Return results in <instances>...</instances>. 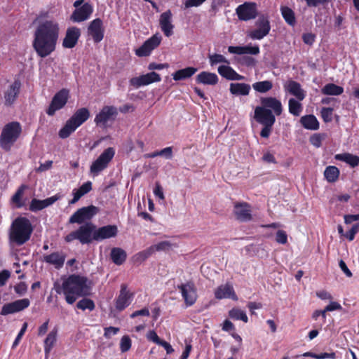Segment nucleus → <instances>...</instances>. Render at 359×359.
<instances>
[{
    "label": "nucleus",
    "mask_w": 359,
    "mask_h": 359,
    "mask_svg": "<svg viewBox=\"0 0 359 359\" xmlns=\"http://www.w3.org/2000/svg\"><path fill=\"white\" fill-rule=\"evenodd\" d=\"M180 290L182 295L187 306L193 305L197 298L196 290L194 284L191 282H188L177 286Z\"/></svg>",
    "instance_id": "nucleus-17"
},
{
    "label": "nucleus",
    "mask_w": 359,
    "mask_h": 359,
    "mask_svg": "<svg viewBox=\"0 0 359 359\" xmlns=\"http://www.w3.org/2000/svg\"><path fill=\"white\" fill-rule=\"evenodd\" d=\"M289 112L295 116H299L302 111V104L294 98L288 101Z\"/></svg>",
    "instance_id": "nucleus-43"
},
{
    "label": "nucleus",
    "mask_w": 359,
    "mask_h": 359,
    "mask_svg": "<svg viewBox=\"0 0 359 359\" xmlns=\"http://www.w3.org/2000/svg\"><path fill=\"white\" fill-rule=\"evenodd\" d=\"M22 132L20 123L13 121L6 124L1 132L0 137V145L6 151H9L11 146L19 137Z\"/></svg>",
    "instance_id": "nucleus-7"
},
{
    "label": "nucleus",
    "mask_w": 359,
    "mask_h": 359,
    "mask_svg": "<svg viewBox=\"0 0 359 359\" xmlns=\"http://www.w3.org/2000/svg\"><path fill=\"white\" fill-rule=\"evenodd\" d=\"M131 340L127 335L122 337L120 342V348L121 352L125 353L130 350L131 348Z\"/></svg>",
    "instance_id": "nucleus-51"
},
{
    "label": "nucleus",
    "mask_w": 359,
    "mask_h": 359,
    "mask_svg": "<svg viewBox=\"0 0 359 359\" xmlns=\"http://www.w3.org/2000/svg\"><path fill=\"white\" fill-rule=\"evenodd\" d=\"M27 285L25 283L21 282L17 285H15L14 289L17 294L22 295L27 291Z\"/></svg>",
    "instance_id": "nucleus-63"
},
{
    "label": "nucleus",
    "mask_w": 359,
    "mask_h": 359,
    "mask_svg": "<svg viewBox=\"0 0 359 359\" xmlns=\"http://www.w3.org/2000/svg\"><path fill=\"white\" fill-rule=\"evenodd\" d=\"M172 247L173 244L168 241H164L150 246L151 249H152L153 253H154L156 251H168L170 250Z\"/></svg>",
    "instance_id": "nucleus-46"
},
{
    "label": "nucleus",
    "mask_w": 359,
    "mask_h": 359,
    "mask_svg": "<svg viewBox=\"0 0 359 359\" xmlns=\"http://www.w3.org/2000/svg\"><path fill=\"white\" fill-rule=\"evenodd\" d=\"M94 233L95 241H101L115 237L118 233V228L116 225H107L97 228L95 224Z\"/></svg>",
    "instance_id": "nucleus-16"
},
{
    "label": "nucleus",
    "mask_w": 359,
    "mask_h": 359,
    "mask_svg": "<svg viewBox=\"0 0 359 359\" xmlns=\"http://www.w3.org/2000/svg\"><path fill=\"white\" fill-rule=\"evenodd\" d=\"M236 13L240 20L255 19L257 15V4L255 2H245L236 8Z\"/></svg>",
    "instance_id": "nucleus-11"
},
{
    "label": "nucleus",
    "mask_w": 359,
    "mask_h": 359,
    "mask_svg": "<svg viewBox=\"0 0 359 359\" xmlns=\"http://www.w3.org/2000/svg\"><path fill=\"white\" fill-rule=\"evenodd\" d=\"M80 34L81 32L79 28L75 27L68 28L62 41V46L66 48H74L77 43Z\"/></svg>",
    "instance_id": "nucleus-23"
},
{
    "label": "nucleus",
    "mask_w": 359,
    "mask_h": 359,
    "mask_svg": "<svg viewBox=\"0 0 359 359\" xmlns=\"http://www.w3.org/2000/svg\"><path fill=\"white\" fill-rule=\"evenodd\" d=\"M332 108H323L321 110L322 118L324 121L330 122L332 121Z\"/></svg>",
    "instance_id": "nucleus-54"
},
{
    "label": "nucleus",
    "mask_w": 359,
    "mask_h": 359,
    "mask_svg": "<svg viewBox=\"0 0 359 359\" xmlns=\"http://www.w3.org/2000/svg\"><path fill=\"white\" fill-rule=\"evenodd\" d=\"M69 97V90L67 89H62L57 93L47 110V114L50 116H53L55 112L62 109L67 103Z\"/></svg>",
    "instance_id": "nucleus-12"
},
{
    "label": "nucleus",
    "mask_w": 359,
    "mask_h": 359,
    "mask_svg": "<svg viewBox=\"0 0 359 359\" xmlns=\"http://www.w3.org/2000/svg\"><path fill=\"white\" fill-rule=\"evenodd\" d=\"M218 80V76L216 74L209 72H202L196 78L198 83L211 86L217 84Z\"/></svg>",
    "instance_id": "nucleus-30"
},
{
    "label": "nucleus",
    "mask_w": 359,
    "mask_h": 359,
    "mask_svg": "<svg viewBox=\"0 0 359 359\" xmlns=\"http://www.w3.org/2000/svg\"><path fill=\"white\" fill-rule=\"evenodd\" d=\"M210 64L211 66H214L219 63H225L229 65V61L221 54H212L208 56Z\"/></svg>",
    "instance_id": "nucleus-47"
},
{
    "label": "nucleus",
    "mask_w": 359,
    "mask_h": 359,
    "mask_svg": "<svg viewBox=\"0 0 359 359\" xmlns=\"http://www.w3.org/2000/svg\"><path fill=\"white\" fill-rule=\"evenodd\" d=\"M300 122L302 126L308 129L316 130L319 128V123L313 115H306L301 118Z\"/></svg>",
    "instance_id": "nucleus-35"
},
{
    "label": "nucleus",
    "mask_w": 359,
    "mask_h": 359,
    "mask_svg": "<svg viewBox=\"0 0 359 359\" xmlns=\"http://www.w3.org/2000/svg\"><path fill=\"white\" fill-rule=\"evenodd\" d=\"M95 224L92 222H86L81 225L76 230L72 231L65 237L67 243H71L78 240L82 245L90 244L95 241L94 238Z\"/></svg>",
    "instance_id": "nucleus-6"
},
{
    "label": "nucleus",
    "mask_w": 359,
    "mask_h": 359,
    "mask_svg": "<svg viewBox=\"0 0 359 359\" xmlns=\"http://www.w3.org/2000/svg\"><path fill=\"white\" fill-rule=\"evenodd\" d=\"M321 92L324 95H339L344 92V88L334 83H328L321 89Z\"/></svg>",
    "instance_id": "nucleus-39"
},
{
    "label": "nucleus",
    "mask_w": 359,
    "mask_h": 359,
    "mask_svg": "<svg viewBox=\"0 0 359 359\" xmlns=\"http://www.w3.org/2000/svg\"><path fill=\"white\" fill-rule=\"evenodd\" d=\"M206 0H187L184 2V8H189L191 7H198L202 5Z\"/></svg>",
    "instance_id": "nucleus-56"
},
{
    "label": "nucleus",
    "mask_w": 359,
    "mask_h": 359,
    "mask_svg": "<svg viewBox=\"0 0 359 359\" xmlns=\"http://www.w3.org/2000/svg\"><path fill=\"white\" fill-rule=\"evenodd\" d=\"M119 331V328L118 327H105L104 328V336L105 338L107 339H109L111 338V335H115Z\"/></svg>",
    "instance_id": "nucleus-57"
},
{
    "label": "nucleus",
    "mask_w": 359,
    "mask_h": 359,
    "mask_svg": "<svg viewBox=\"0 0 359 359\" xmlns=\"http://www.w3.org/2000/svg\"><path fill=\"white\" fill-rule=\"evenodd\" d=\"M27 188V186L25 184L21 185L12 197L13 203H15L18 208H21L24 205L23 203L21 202V198Z\"/></svg>",
    "instance_id": "nucleus-45"
},
{
    "label": "nucleus",
    "mask_w": 359,
    "mask_h": 359,
    "mask_svg": "<svg viewBox=\"0 0 359 359\" xmlns=\"http://www.w3.org/2000/svg\"><path fill=\"white\" fill-rule=\"evenodd\" d=\"M158 154L160 156H163L166 159H171L172 158V147H168L160 151H158Z\"/></svg>",
    "instance_id": "nucleus-55"
},
{
    "label": "nucleus",
    "mask_w": 359,
    "mask_h": 359,
    "mask_svg": "<svg viewBox=\"0 0 359 359\" xmlns=\"http://www.w3.org/2000/svg\"><path fill=\"white\" fill-rule=\"evenodd\" d=\"M88 33L95 43L101 41L104 37L102 21L100 18L93 20L88 26Z\"/></svg>",
    "instance_id": "nucleus-21"
},
{
    "label": "nucleus",
    "mask_w": 359,
    "mask_h": 359,
    "mask_svg": "<svg viewBox=\"0 0 359 359\" xmlns=\"http://www.w3.org/2000/svg\"><path fill=\"white\" fill-rule=\"evenodd\" d=\"M285 90L294 95L298 100L302 101L305 97V93L301 88V85L294 81H290L285 86Z\"/></svg>",
    "instance_id": "nucleus-29"
},
{
    "label": "nucleus",
    "mask_w": 359,
    "mask_h": 359,
    "mask_svg": "<svg viewBox=\"0 0 359 359\" xmlns=\"http://www.w3.org/2000/svg\"><path fill=\"white\" fill-rule=\"evenodd\" d=\"M93 6L86 3L80 8H76L71 15V19L74 22H80L88 19L93 13Z\"/></svg>",
    "instance_id": "nucleus-22"
},
{
    "label": "nucleus",
    "mask_w": 359,
    "mask_h": 359,
    "mask_svg": "<svg viewBox=\"0 0 359 359\" xmlns=\"http://www.w3.org/2000/svg\"><path fill=\"white\" fill-rule=\"evenodd\" d=\"M161 36L156 34L147 39L139 48L135 50V54L139 57H146L158 46L161 41Z\"/></svg>",
    "instance_id": "nucleus-14"
},
{
    "label": "nucleus",
    "mask_w": 359,
    "mask_h": 359,
    "mask_svg": "<svg viewBox=\"0 0 359 359\" xmlns=\"http://www.w3.org/2000/svg\"><path fill=\"white\" fill-rule=\"evenodd\" d=\"M90 117V112L87 108L78 109L73 116L66 122L65 126L59 132L60 137H68L76 129L82 125Z\"/></svg>",
    "instance_id": "nucleus-5"
},
{
    "label": "nucleus",
    "mask_w": 359,
    "mask_h": 359,
    "mask_svg": "<svg viewBox=\"0 0 359 359\" xmlns=\"http://www.w3.org/2000/svg\"><path fill=\"white\" fill-rule=\"evenodd\" d=\"M29 300L28 299H22L14 301L11 303L6 304L3 306L1 314L6 316L21 311L29 306Z\"/></svg>",
    "instance_id": "nucleus-18"
},
{
    "label": "nucleus",
    "mask_w": 359,
    "mask_h": 359,
    "mask_svg": "<svg viewBox=\"0 0 359 359\" xmlns=\"http://www.w3.org/2000/svg\"><path fill=\"white\" fill-rule=\"evenodd\" d=\"M133 294L128 290L126 284L121 285V290L115 302V307L118 311H121L128 307L132 301Z\"/></svg>",
    "instance_id": "nucleus-15"
},
{
    "label": "nucleus",
    "mask_w": 359,
    "mask_h": 359,
    "mask_svg": "<svg viewBox=\"0 0 359 359\" xmlns=\"http://www.w3.org/2000/svg\"><path fill=\"white\" fill-rule=\"evenodd\" d=\"M257 29L250 32L248 36L252 39L260 40L266 36L270 32L271 26L269 18L262 15L255 22Z\"/></svg>",
    "instance_id": "nucleus-9"
},
{
    "label": "nucleus",
    "mask_w": 359,
    "mask_h": 359,
    "mask_svg": "<svg viewBox=\"0 0 359 359\" xmlns=\"http://www.w3.org/2000/svg\"><path fill=\"white\" fill-rule=\"evenodd\" d=\"M302 355L305 356V357H311V358H313L316 359H325V358L334 359L336 358V354L334 352H332L330 353H320V354H316V353H313L311 352H306V353H304Z\"/></svg>",
    "instance_id": "nucleus-49"
},
{
    "label": "nucleus",
    "mask_w": 359,
    "mask_h": 359,
    "mask_svg": "<svg viewBox=\"0 0 359 359\" xmlns=\"http://www.w3.org/2000/svg\"><path fill=\"white\" fill-rule=\"evenodd\" d=\"M21 83L19 81H15L5 92L4 98L6 105H11L17 98Z\"/></svg>",
    "instance_id": "nucleus-28"
},
{
    "label": "nucleus",
    "mask_w": 359,
    "mask_h": 359,
    "mask_svg": "<svg viewBox=\"0 0 359 359\" xmlns=\"http://www.w3.org/2000/svg\"><path fill=\"white\" fill-rule=\"evenodd\" d=\"M263 126L264 127L260 132V135L262 137L268 138L270 136L273 126H269V125Z\"/></svg>",
    "instance_id": "nucleus-64"
},
{
    "label": "nucleus",
    "mask_w": 359,
    "mask_h": 359,
    "mask_svg": "<svg viewBox=\"0 0 359 359\" xmlns=\"http://www.w3.org/2000/svg\"><path fill=\"white\" fill-rule=\"evenodd\" d=\"M322 137L318 134L312 135L310 138L311 143L316 147H320L321 145Z\"/></svg>",
    "instance_id": "nucleus-62"
},
{
    "label": "nucleus",
    "mask_w": 359,
    "mask_h": 359,
    "mask_svg": "<svg viewBox=\"0 0 359 359\" xmlns=\"http://www.w3.org/2000/svg\"><path fill=\"white\" fill-rule=\"evenodd\" d=\"M233 212L235 218L241 222H247L252 219L251 206L246 202L235 203Z\"/></svg>",
    "instance_id": "nucleus-13"
},
{
    "label": "nucleus",
    "mask_w": 359,
    "mask_h": 359,
    "mask_svg": "<svg viewBox=\"0 0 359 359\" xmlns=\"http://www.w3.org/2000/svg\"><path fill=\"white\" fill-rule=\"evenodd\" d=\"M359 231V223L353 224L351 229L344 235L349 241H353L355 235Z\"/></svg>",
    "instance_id": "nucleus-53"
},
{
    "label": "nucleus",
    "mask_w": 359,
    "mask_h": 359,
    "mask_svg": "<svg viewBox=\"0 0 359 359\" xmlns=\"http://www.w3.org/2000/svg\"><path fill=\"white\" fill-rule=\"evenodd\" d=\"M76 307L83 311L86 309L93 311L95 309V304L93 300L84 298L78 302V303L76 304Z\"/></svg>",
    "instance_id": "nucleus-48"
},
{
    "label": "nucleus",
    "mask_w": 359,
    "mask_h": 359,
    "mask_svg": "<svg viewBox=\"0 0 359 359\" xmlns=\"http://www.w3.org/2000/svg\"><path fill=\"white\" fill-rule=\"evenodd\" d=\"M215 298L218 299L227 298L232 299L233 300L238 299L233 286L229 283L222 285L218 287L215 292Z\"/></svg>",
    "instance_id": "nucleus-25"
},
{
    "label": "nucleus",
    "mask_w": 359,
    "mask_h": 359,
    "mask_svg": "<svg viewBox=\"0 0 359 359\" xmlns=\"http://www.w3.org/2000/svg\"><path fill=\"white\" fill-rule=\"evenodd\" d=\"M58 200V197L56 196L46 198L44 200H39L34 198L32 200L29 204V210L32 212H37L47 208L53 204L56 201Z\"/></svg>",
    "instance_id": "nucleus-26"
},
{
    "label": "nucleus",
    "mask_w": 359,
    "mask_h": 359,
    "mask_svg": "<svg viewBox=\"0 0 359 359\" xmlns=\"http://www.w3.org/2000/svg\"><path fill=\"white\" fill-rule=\"evenodd\" d=\"M260 102L262 106H257L255 109V119L262 125L273 126L276 121L275 115H280L283 111L280 101L276 97H267L261 98Z\"/></svg>",
    "instance_id": "nucleus-2"
},
{
    "label": "nucleus",
    "mask_w": 359,
    "mask_h": 359,
    "mask_svg": "<svg viewBox=\"0 0 359 359\" xmlns=\"http://www.w3.org/2000/svg\"><path fill=\"white\" fill-rule=\"evenodd\" d=\"M88 279L79 275H71L62 284V287L56 289L57 293L61 290L65 296L66 302L69 304L75 302L77 297L86 296L89 294V287L87 286Z\"/></svg>",
    "instance_id": "nucleus-3"
},
{
    "label": "nucleus",
    "mask_w": 359,
    "mask_h": 359,
    "mask_svg": "<svg viewBox=\"0 0 359 359\" xmlns=\"http://www.w3.org/2000/svg\"><path fill=\"white\" fill-rule=\"evenodd\" d=\"M159 24L164 34L169 37L173 34L174 25L172 24V13L170 10L160 15Z\"/></svg>",
    "instance_id": "nucleus-24"
},
{
    "label": "nucleus",
    "mask_w": 359,
    "mask_h": 359,
    "mask_svg": "<svg viewBox=\"0 0 359 359\" xmlns=\"http://www.w3.org/2000/svg\"><path fill=\"white\" fill-rule=\"evenodd\" d=\"M126 252L119 248H114L111 251V258L117 265L122 264L126 261Z\"/></svg>",
    "instance_id": "nucleus-36"
},
{
    "label": "nucleus",
    "mask_w": 359,
    "mask_h": 359,
    "mask_svg": "<svg viewBox=\"0 0 359 359\" xmlns=\"http://www.w3.org/2000/svg\"><path fill=\"white\" fill-rule=\"evenodd\" d=\"M153 254L152 249L149 247L146 250L137 253L133 258L135 262H142Z\"/></svg>",
    "instance_id": "nucleus-50"
},
{
    "label": "nucleus",
    "mask_w": 359,
    "mask_h": 359,
    "mask_svg": "<svg viewBox=\"0 0 359 359\" xmlns=\"http://www.w3.org/2000/svg\"><path fill=\"white\" fill-rule=\"evenodd\" d=\"M65 260V255L62 252H56L44 256V261L54 265L57 269H60L63 266Z\"/></svg>",
    "instance_id": "nucleus-32"
},
{
    "label": "nucleus",
    "mask_w": 359,
    "mask_h": 359,
    "mask_svg": "<svg viewBox=\"0 0 359 359\" xmlns=\"http://www.w3.org/2000/svg\"><path fill=\"white\" fill-rule=\"evenodd\" d=\"M198 71L197 68L189 67L184 69L177 70L172 74V78L175 81H180L190 78Z\"/></svg>",
    "instance_id": "nucleus-34"
},
{
    "label": "nucleus",
    "mask_w": 359,
    "mask_h": 359,
    "mask_svg": "<svg viewBox=\"0 0 359 359\" xmlns=\"http://www.w3.org/2000/svg\"><path fill=\"white\" fill-rule=\"evenodd\" d=\"M118 114V110L114 106H104L95 118L97 125H105L109 121L114 118Z\"/></svg>",
    "instance_id": "nucleus-20"
},
{
    "label": "nucleus",
    "mask_w": 359,
    "mask_h": 359,
    "mask_svg": "<svg viewBox=\"0 0 359 359\" xmlns=\"http://www.w3.org/2000/svg\"><path fill=\"white\" fill-rule=\"evenodd\" d=\"M97 212V208L93 205L83 207L76 210L69 218L71 224H82L86 221L90 220Z\"/></svg>",
    "instance_id": "nucleus-10"
},
{
    "label": "nucleus",
    "mask_w": 359,
    "mask_h": 359,
    "mask_svg": "<svg viewBox=\"0 0 359 359\" xmlns=\"http://www.w3.org/2000/svg\"><path fill=\"white\" fill-rule=\"evenodd\" d=\"M115 155V150L112 147H108L94 161L90 166V173L93 176H97L105 170Z\"/></svg>",
    "instance_id": "nucleus-8"
},
{
    "label": "nucleus",
    "mask_w": 359,
    "mask_h": 359,
    "mask_svg": "<svg viewBox=\"0 0 359 359\" xmlns=\"http://www.w3.org/2000/svg\"><path fill=\"white\" fill-rule=\"evenodd\" d=\"M27 328V323H24V324H23L22 327L20 332L18 333L17 337L15 338V341H14V342L13 344V346H12L13 348H15L18 345V344H19L22 337L25 334Z\"/></svg>",
    "instance_id": "nucleus-58"
},
{
    "label": "nucleus",
    "mask_w": 359,
    "mask_h": 359,
    "mask_svg": "<svg viewBox=\"0 0 359 359\" xmlns=\"http://www.w3.org/2000/svg\"><path fill=\"white\" fill-rule=\"evenodd\" d=\"M229 316L233 320H241L244 323H248V318L245 312L240 309L233 308L229 312Z\"/></svg>",
    "instance_id": "nucleus-44"
},
{
    "label": "nucleus",
    "mask_w": 359,
    "mask_h": 359,
    "mask_svg": "<svg viewBox=\"0 0 359 359\" xmlns=\"http://www.w3.org/2000/svg\"><path fill=\"white\" fill-rule=\"evenodd\" d=\"M281 14L285 22L292 26L295 25V16L293 11L287 6H281Z\"/></svg>",
    "instance_id": "nucleus-41"
},
{
    "label": "nucleus",
    "mask_w": 359,
    "mask_h": 359,
    "mask_svg": "<svg viewBox=\"0 0 359 359\" xmlns=\"http://www.w3.org/2000/svg\"><path fill=\"white\" fill-rule=\"evenodd\" d=\"M32 231L30 221L26 217H18L12 222L9 231L10 241L22 245L29 240Z\"/></svg>",
    "instance_id": "nucleus-4"
},
{
    "label": "nucleus",
    "mask_w": 359,
    "mask_h": 359,
    "mask_svg": "<svg viewBox=\"0 0 359 359\" xmlns=\"http://www.w3.org/2000/svg\"><path fill=\"white\" fill-rule=\"evenodd\" d=\"M154 194L156 196L158 197L161 200H164L165 196L163 192V188L159 182H156Z\"/></svg>",
    "instance_id": "nucleus-60"
},
{
    "label": "nucleus",
    "mask_w": 359,
    "mask_h": 359,
    "mask_svg": "<svg viewBox=\"0 0 359 359\" xmlns=\"http://www.w3.org/2000/svg\"><path fill=\"white\" fill-rule=\"evenodd\" d=\"M228 51L231 54L237 55H257L259 53V48L258 46H229Z\"/></svg>",
    "instance_id": "nucleus-27"
},
{
    "label": "nucleus",
    "mask_w": 359,
    "mask_h": 359,
    "mask_svg": "<svg viewBox=\"0 0 359 359\" xmlns=\"http://www.w3.org/2000/svg\"><path fill=\"white\" fill-rule=\"evenodd\" d=\"M218 73L228 80H243L244 77L236 73L229 65H220L217 69Z\"/></svg>",
    "instance_id": "nucleus-31"
},
{
    "label": "nucleus",
    "mask_w": 359,
    "mask_h": 359,
    "mask_svg": "<svg viewBox=\"0 0 359 359\" xmlns=\"http://www.w3.org/2000/svg\"><path fill=\"white\" fill-rule=\"evenodd\" d=\"M46 13L40 14L34 20L37 23L34 32L32 46L38 56L46 57L55 50L59 38L60 26L55 20L45 19Z\"/></svg>",
    "instance_id": "nucleus-1"
},
{
    "label": "nucleus",
    "mask_w": 359,
    "mask_h": 359,
    "mask_svg": "<svg viewBox=\"0 0 359 359\" xmlns=\"http://www.w3.org/2000/svg\"><path fill=\"white\" fill-rule=\"evenodd\" d=\"M11 273L8 270H3L0 272V287L6 285V281L9 278Z\"/></svg>",
    "instance_id": "nucleus-61"
},
{
    "label": "nucleus",
    "mask_w": 359,
    "mask_h": 359,
    "mask_svg": "<svg viewBox=\"0 0 359 359\" xmlns=\"http://www.w3.org/2000/svg\"><path fill=\"white\" fill-rule=\"evenodd\" d=\"M160 81V75L156 73L155 72H151L150 73L140 76L138 77L132 78L130 80V83L135 88H138L142 86L149 85L154 82H158Z\"/></svg>",
    "instance_id": "nucleus-19"
},
{
    "label": "nucleus",
    "mask_w": 359,
    "mask_h": 359,
    "mask_svg": "<svg viewBox=\"0 0 359 359\" xmlns=\"http://www.w3.org/2000/svg\"><path fill=\"white\" fill-rule=\"evenodd\" d=\"M56 337H57V330H53L51 332H49L47 337L46 338L44 341V351L46 357H48L49 353L50 352L53 346H54L55 341H56Z\"/></svg>",
    "instance_id": "nucleus-38"
},
{
    "label": "nucleus",
    "mask_w": 359,
    "mask_h": 359,
    "mask_svg": "<svg viewBox=\"0 0 359 359\" xmlns=\"http://www.w3.org/2000/svg\"><path fill=\"white\" fill-rule=\"evenodd\" d=\"M276 241L280 244H285L287 241L286 232L283 230H278L276 235Z\"/></svg>",
    "instance_id": "nucleus-52"
},
{
    "label": "nucleus",
    "mask_w": 359,
    "mask_h": 359,
    "mask_svg": "<svg viewBox=\"0 0 359 359\" xmlns=\"http://www.w3.org/2000/svg\"><path fill=\"white\" fill-rule=\"evenodd\" d=\"M230 92L233 95H248L250 86L244 83H232L230 84Z\"/></svg>",
    "instance_id": "nucleus-33"
},
{
    "label": "nucleus",
    "mask_w": 359,
    "mask_h": 359,
    "mask_svg": "<svg viewBox=\"0 0 359 359\" xmlns=\"http://www.w3.org/2000/svg\"><path fill=\"white\" fill-rule=\"evenodd\" d=\"M324 175L329 182H334L339 177V170L335 166H328L324 172Z\"/></svg>",
    "instance_id": "nucleus-42"
},
{
    "label": "nucleus",
    "mask_w": 359,
    "mask_h": 359,
    "mask_svg": "<svg viewBox=\"0 0 359 359\" xmlns=\"http://www.w3.org/2000/svg\"><path fill=\"white\" fill-rule=\"evenodd\" d=\"M147 338L148 340L149 341H151L154 343H156V344L159 345L160 343L161 342V339L158 337V336L157 335V334L156 333L155 331L154 330H150L147 334Z\"/></svg>",
    "instance_id": "nucleus-59"
},
{
    "label": "nucleus",
    "mask_w": 359,
    "mask_h": 359,
    "mask_svg": "<svg viewBox=\"0 0 359 359\" xmlns=\"http://www.w3.org/2000/svg\"><path fill=\"white\" fill-rule=\"evenodd\" d=\"M335 158L339 161L346 162L351 167L354 168L359 164V157L351 154H337Z\"/></svg>",
    "instance_id": "nucleus-37"
},
{
    "label": "nucleus",
    "mask_w": 359,
    "mask_h": 359,
    "mask_svg": "<svg viewBox=\"0 0 359 359\" xmlns=\"http://www.w3.org/2000/svg\"><path fill=\"white\" fill-rule=\"evenodd\" d=\"M273 88V83L271 81L266 80L263 81L255 82L252 84V88L258 93H266Z\"/></svg>",
    "instance_id": "nucleus-40"
}]
</instances>
